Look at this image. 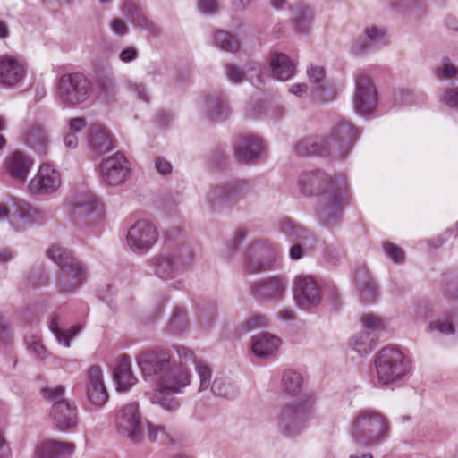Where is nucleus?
Masks as SVG:
<instances>
[{
	"mask_svg": "<svg viewBox=\"0 0 458 458\" xmlns=\"http://www.w3.org/2000/svg\"><path fill=\"white\" fill-rule=\"evenodd\" d=\"M179 363L161 351H143L137 357V363L144 377L155 380L157 389L151 396L153 403L159 404L168 411L180 406L174 396L182 392L191 383V374L184 360Z\"/></svg>",
	"mask_w": 458,
	"mask_h": 458,
	"instance_id": "1",
	"label": "nucleus"
},
{
	"mask_svg": "<svg viewBox=\"0 0 458 458\" xmlns=\"http://www.w3.org/2000/svg\"><path fill=\"white\" fill-rule=\"evenodd\" d=\"M300 191L307 196H321L318 214L327 226L335 225L344 211L347 190L335 184L333 179L321 170L302 173L299 178Z\"/></svg>",
	"mask_w": 458,
	"mask_h": 458,
	"instance_id": "2",
	"label": "nucleus"
},
{
	"mask_svg": "<svg viewBox=\"0 0 458 458\" xmlns=\"http://www.w3.org/2000/svg\"><path fill=\"white\" fill-rule=\"evenodd\" d=\"M360 132L349 122L341 120L335 123L324 138H306L294 148L298 156H330L334 158H345L351 151Z\"/></svg>",
	"mask_w": 458,
	"mask_h": 458,
	"instance_id": "3",
	"label": "nucleus"
},
{
	"mask_svg": "<svg viewBox=\"0 0 458 458\" xmlns=\"http://www.w3.org/2000/svg\"><path fill=\"white\" fill-rule=\"evenodd\" d=\"M348 431L357 444L374 445L386 437V420L376 410L361 409L352 416Z\"/></svg>",
	"mask_w": 458,
	"mask_h": 458,
	"instance_id": "4",
	"label": "nucleus"
},
{
	"mask_svg": "<svg viewBox=\"0 0 458 458\" xmlns=\"http://www.w3.org/2000/svg\"><path fill=\"white\" fill-rule=\"evenodd\" d=\"M47 254L60 267L57 280L60 292L73 293L82 285L86 280V270L70 250L59 245H53L47 250Z\"/></svg>",
	"mask_w": 458,
	"mask_h": 458,
	"instance_id": "5",
	"label": "nucleus"
},
{
	"mask_svg": "<svg viewBox=\"0 0 458 458\" xmlns=\"http://www.w3.org/2000/svg\"><path fill=\"white\" fill-rule=\"evenodd\" d=\"M375 367L378 383L386 386L404 377L411 369V363L398 349L385 347L377 354Z\"/></svg>",
	"mask_w": 458,
	"mask_h": 458,
	"instance_id": "6",
	"label": "nucleus"
},
{
	"mask_svg": "<svg viewBox=\"0 0 458 458\" xmlns=\"http://www.w3.org/2000/svg\"><path fill=\"white\" fill-rule=\"evenodd\" d=\"M92 83L82 72L63 74L57 82L56 96L60 103L76 107L85 103L92 94Z\"/></svg>",
	"mask_w": 458,
	"mask_h": 458,
	"instance_id": "7",
	"label": "nucleus"
},
{
	"mask_svg": "<svg viewBox=\"0 0 458 458\" xmlns=\"http://www.w3.org/2000/svg\"><path fill=\"white\" fill-rule=\"evenodd\" d=\"M65 387L56 386L42 389L43 397L51 402L50 416L59 430L65 431L76 427L78 411L75 403L64 397Z\"/></svg>",
	"mask_w": 458,
	"mask_h": 458,
	"instance_id": "8",
	"label": "nucleus"
},
{
	"mask_svg": "<svg viewBox=\"0 0 458 458\" xmlns=\"http://www.w3.org/2000/svg\"><path fill=\"white\" fill-rule=\"evenodd\" d=\"M314 402L306 397L299 402L284 405L277 416L278 431L285 437L295 436L302 430L313 413Z\"/></svg>",
	"mask_w": 458,
	"mask_h": 458,
	"instance_id": "9",
	"label": "nucleus"
},
{
	"mask_svg": "<svg viewBox=\"0 0 458 458\" xmlns=\"http://www.w3.org/2000/svg\"><path fill=\"white\" fill-rule=\"evenodd\" d=\"M194 255L187 248H180L161 253L152 259L155 274L165 280L174 277L178 272L188 269L193 264Z\"/></svg>",
	"mask_w": 458,
	"mask_h": 458,
	"instance_id": "10",
	"label": "nucleus"
},
{
	"mask_svg": "<svg viewBox=\"0 0 458 458\" xmlns=\"http://www.w3.org/2000/svg\"><path fill=\"white\" fill-rule=\"evenodd\" d=\"M116 428L120 434L137 444L142 440L143 424L137 403L123 406L116 416Z\"/></svg>",
	"mask_w": 458,
	"mask_h": 458,
	"instance_id": "11",
	"label": "nucleus"
},
{
	"mask_svg": "<svg viewBox=\"0 0 458 458\" xmlns=\"http://www.w3.org/2000/svg\"><path fill=\"white\" fill-rule=\"evenodd\" d=\"M158 238L157 230L148 220H139L127 233L126 242L134 252L145 253L152 248Z\"/></svg>",
	"mask_w": 458,
	"mask_h": 458,
	"instance_id": "12",
	"label": "nucleus"
},
{
	"mask_svg": "<svg viewBox=\"0 0 458 458\" xmlns=\"http://www.w3.org/2000/svg\"><path fill=\"white\" fill-rule=\"evenodd\" d=\"M62 184L60 173L48 163L42 164L30 180L28 189L31 195L47 196L56 192Z\"/></svg>",
	"mask_w": 458,
	"mask_h": 458,
	"instance_id": "13",
	"label": "nucleus"
},
{
	"mask_svg": "<svg viewBox=\"0 0 458 458\" xmlns=\"http://www.w3.org/2000/svg\"><path fill=\"white\" fill-rule=\"evenodd\" d=\"M130 173V163L120 152H116L102 160L100 171L101 181L107 185L117 186L124 183Z\"/></svg>",
	"mask_w": 458,
	"mask_h": 458,
	"instance_id": "14",
	"label": "nucleus"
},
{
	"mask_svg": "<svg viewBox=\"0 0 458 458\" xmlns=\"http://www.w3.org/2000/svg\"><path fill=\"white\" fill-rule=\"evenodd\" d=\"M252 191V187L246 181L235 180L212 189L208 194V201L215 204H233L246 198Z\"/></svg>",
	"mask_w": 458,
	"mask_h": 458,
	"instance_id": "15",
	"label": "nucleus"
},
{
	"mask_svg": "<svg viewBox=\"0 0 458 458\" xmlns=\"http://www.w3.org/2000/svg\"><path fill=\"white\" fill-rule=\"evenodd\" d=\"M356 93L354 96V109L361 114H370L376 106L377 91L369 77L363 72L355 75Z\"/></svg>",
	"mask_w": 458,
	"mask_h": 458,
	"instance_id": "16",
	"label": "nucleus"
},
{
	"mask_svg": "<svg viewBox=\"0 0 458 458\" xmlns=\"http://www.w3.org/2000/svg\"><path fill=\"white\" fill-rule=\"evenodd\" d=\"M294 299L298 306L309 309L320 303V288L311 276H299L295 279Z\"/></svg>",
	"mask_w": 458,
	"mask_h": 458,
	"instance_id": "17",
	"label": "nucleus"
},
{
	"mask_svg": "<svg viewBox=\"0 0 458 458\" xmlns=\"http://www.w3.org/2000/svg\"><path fill=\"white\" fill-rule=\"evenodd\" d=\"M275 259L271 250L259 242L249 247L245 255V269L250 273H259L270 269Z\"/></svg>",
	"mask_w": 458,
	"mask_h": 458,
	"instance_id": "18",
	"label": "nucleus"
},
{
	"mask_svg": "<svg viewBox=\"0 0 458 458\" xmlns=\"http://www.w3.org/2000/svg\"><path fill=\"white\" fill-rule=\"evenodd\" d=\"M361 323L367 332L354 338V348L360 355H367L374 349L373 339L369 338V332H381L386 328V324L384 319L372 313L364 315Z\"/></svg>",
	"mask_w": 458,
	"mask_h": 458,
	"instance_id": "19",
	"label": "nucleus"
},
{
	"mask_svg": "<svg viewBox=\"0 0 458 458\" xmlns=\"http://www.w3.org/2000/svg\"><path fill=\"white\" fill-rule=\"evenodd\" d=\"M287 282L281 276H272L254 282L250 286L251 293L260 300L280 299L285 290Z\"/></svg>",
	"mask_w": 458,
	"mask_h": 458,
	"instance_id": "20",
	"label": "nucleus"
},
{
	"mask_svg": "<svg viewBox=\"0 0 458 458\" xmlns=\"http://www.w3.org/2000/svg\"><path fill=\"white\" fill-rule=\"evenodd\" d=\"M87 397L89 401L96 406L104 405L107 399L108 394L104 385L103 373L100 367L93 365L88 371Z\"/></svg>",
	"mask_w": 458,
	"mask_h": 458,
	"instance_id": "21",
	"label": "nucleus"
},
{
	"mask_svg": "<svg viewBox=\"0 0 458 458\" xmlns=\"http://www.w3.org/2000/svg\"><path fill=\"white\" fill-rule=\"evenodd\" d=\"M264 150L263 140L257 136L242 137L234 148L238 162L250 164L259 159Z\"/></svg>",
	"mask_w": 458,
	"mask_h": 458,
	"instance_id": "22",
	"label": "nucleus"
},
{
	"mask_svg": "<svg viewBox=\"0 0 458 458\" xmlns=\"http://www.w3.org/2000/svg\"><path fill=\"white\" fill-rule=\"evenodd\" d=\"M25 72L24 64L18 59L7 55L0 56V84L14 86L23 79Z\"/></svg>",
	"mask_w": 458,
	"mask_h": 458,
	"instance_id": "23",
	"label": "nucleus"
},
{
	"mask_svg": "<svg viewBox=\"0 0 458 458\" xmlns=\"http://www.w3.org/2000/svg\"><path fill=\"white\" fill-rule=\"evenodd\" d=\"M5 171L15 181L24 182L33 165V159L21 151L16 150L5 160Z\"/></svg>",
	"mask_w": 458,
	"mask_h": 458,
	"instance_id": "24",
	"label": "nucleus"
},
{
	"mask_svg": "<svg viewBox=\"0 0 458 458\" xmlns=\"http://www.w3.org/2000/svg\"><path fill=\"white\" fill-rule=\"evenodd\" d=\"M88 142L91 151L102 155L114 148L112 136L106 128L100 124H92L88 132Z\"/></svg>",
	"mask_w": 458,
	"mask_h": 458,
	"instance_id": "25",
	"label": "nucleus"
},
{
	"mask_svg": "<svg viewBox=\"0 0 458 458\" xmlns=\"http://www.w3.org/2000/svg\"><path fill=\"white\" fill-rule=\"evenodd\" d=\"M113 379L118 391H127L137 383V378L131 372V360L128 356L123 355L119 359L113 373Z\"/></svg>",
	"mask_w": 458,
	"mask_h": 458,
	"instance_id": "26",
	"label": "nucleus"
},
{
	"mask_svg": "<svg viewBox=\"0 0 458 458\" xmlns=\"http://www.w3.org/2000/svg\"><path fill=\"white\" fill-rule=\"evenodd\" d=\"M176 352L180 359L184 360L185 362H193L195 364L196 371L199 377V390H206L210 386L211 381V369L207 363L202 360H196L193 352L187 347L178 346Z\"/></svg>",
	"mask_w": 458,
	"mask_h": 458,
	"instance_id": "27",
	"label": "nucleus"
},
{
	"mask_svg": "<svg viewBox=\"0 0 458 458\" xmlns=\"http://www.w3.org/2000/svg\"><path fill=\"white\" fill-rule=\"evenodd\" d=\"M75 445L69 442L47 440L37 449V458H62L73 454Z\"/></svg>",
	"mask_w": 458,
	"mask_h": 458,
	"instance_id": "28",
	"label": "nucleus"
},
{
	"mask_svg": "<svg viewBox=\"0 0 458 458\" xmlns=\"http://www.w3.org/2000/svg\"><path fill=\"white\" fill-rule=\"evenodd\" d=\"M280 339L268 333H261L252 337L251 350L260 358L273 355L280 345Z\"/></svg>",
	"mask_w": 458,
	"mask_h": 458,
	"instance_id": "29",
	"label": "nucleus"
},
{
	"mask_svg": "<svg viewBox=\"0 0 458 458\" xmlns=\"http://www.w3.org/2000/svg\"><path fill=\"white\" fill-rule=\"evenodd\" d=\"M270 64L274 77L280 81H288L295 73V64L288 55L284 53L275 54L271 56Z\"/></svg>",
	"mask_w": 458,
	"mask_h": 458,
	"instance_id": "30",
	"label": "nucleus"
},
{
	"mask_svg": "<svg viewBox=\"0 0 458 458\" xmlns=\"http://www.w3.org/2000/svg\"><path fill=\"white\" fill-rule=\"evenodd\" d=\"M123 13L130 18L132 23L141 29L156 31L157 29L154 23L142 13L141 9L132 0H123L122 5Z\"/></svg>",
	"mask_w": 458,
	"mask_h": 458,
	"instance_id": "31",
	"label": "nucleus"
},
{
	"mask_svg": "<svg viewBox=\"0 0 458 458\" xmlns=\"http://www.w3.org/2000/svg\"><path fill=\"white\" fill-rule=\"evenodd\" d=\"M26 142L38 154H47L49 139L45 129L38 126L31 127L27 132Z\"/></svg>",
	"mask_w": 458,
	"mask_h": 458,
	"instance_id": "32",
	"label": "nucleus"
},
{
	"mask_svg": "<svg viewBox=\"0 0 458 458\" xmlns=\"http://www.w3.org/2000/svg\"><path fill=\"white\" fill-rule=\"evenodd\" d=\"M17 216L22 222L23 225H31L34 223H41L45 219V215L42 211L31 207L25 202H17Z\"/></svg>",
	"mask_w": 458,
	"mask_h": 458,
	"instance_id": "33",
	"label": "nucleus"
},
{
	"mask_svg": "<svg viewBox=\"0 0 458 458\" xmlns=\"http://www.w3.org/2000/svg\"><path fill=\"white\" fill-rule=\"evenodd\" d=\"M280 230L291 242H304L309 238L307 232L301 226L289 219L281 221Z\"/></svg>",
	"mask_w": 458,
	"mask_h": 458,
	"instance_id": "34",
	"label": "nucleus"
},
{
	"mask_svg": "<svg viewBox=\"0 0 458 458\" xmlns=\"http://www.w3.org/2000/svg\"><path fill=\"white\" fill-rule=\"evenodd\" d=\"M207 108L209 112V118L214 121L226 119L229 114L227 103L221 96H215L207 100Z\"/></svg>",
	"mask_w": 458,
	"mask_h": 458,
	"instance_id": "35",
	"label": "nucleus"
},
{
	"mask_svg": "<svg viewBox=\"0 0 458 458\" xmlns=\"http://www.w3.org/2000/svg\"><path fill=\"white\" fill-rule=\"evenodd\" d=\"M49 328L56 337L59 344H62L65 347H70V340L81 330L79 326H72L68 331L63 330L59 327V318L57 317L51 318L49 322Z\"/></svg>",
	"mask_w": 458,
	"mask_h": 458,
	"instance_id": "36",
	"label": "nucleus"
},
{
	"mask_svg": "<svg viewBox=\"0 0 458 458\" xmlns=\"http://www.w3.org/2000/svg\"><path fill=\"white\" fill-rule=\"evenodd\" d=\"M282 383L285 392L289 394L295 395L301 389L302 377L299 373L293 370H286L283 374Z\"/></svg>",
	"mask_w": 458,
	"mask_h": 458,
	"instance_id": "37",
	"label": "nucleus"
},
{
	"mask_svg": "<svg viewBox=\"0 0 458 458\" xmlns=\"http://www.w3.org/2000/svg\"><path fill=\"white\" fill-rule=\"evenodd\" d=\"M295 29L300 32H307L310 27L312 15L306 6H298L293 17Z\"/></svg>",
	"mask_w": 458,
	"mask_h": 458,
	"instance_id": "38",
	"label": "nucleus"
},
{
	"mask_svg": "<svg viewBox=\"0 0 458 458\" xmlns=\"http://www.w3.org/2000/svg\"><path fill=\"white\" fill-rule=\"evenodd\" d=\"M214 42L216 46L227 52L233 53L239 49L238 40L225 30H219L215 34Z\"/></svg>",
	"mask_w": 458,
	"mask_h": 458,
	"instance_id": "39",
	"label": "nucleus"
},
{
	"mask_svg": "<svg viewBox=\"0 0 458 458\" xmlns=\"http://www.w3.org/2000/svg\"><path fill=\"white\" fill-rule=\"evenodd\" d=\"M188 321L186 318V312L182 308H175L173 310L168 328L173 334H180L183 332L187 327Z\"/></svg>",
	"mask_w": 458,
	"mask_h": 458,
	"instance_id": "40",
	"label": "nucleus"
},
{
	"mask_svg": "<svg viewBox=\"0 0 458 458\" xmlns=\"http://www.w3.org/2000/svg\"><path fill=\"white\" fill-rule=\"evenodd\" d=\"M212 391L216 395L225 398H233L237 394L235 386L224 378L215 379L212 385Z\"/></svg>",
	"mask_w": 458,
	"mask_h": 458,
	"instance_id": "41",
	"label": "nucleus"
},
{
	"mask_svg": "<svg viewBox=\"0 0 458 458\" xmlns=\"http://www.w3.org/2000/svg\"><path fill=\"white\" fill-rule=\"evenodd\" d=\"M96 83L99 89L100 94L106 96L114 95L115 92V83L114 78L105 72H100L96 77Z\"/></svg>",
	"mask_w": 458,
	"mask_h": 458,
	"instance_id": "42",
	"label": "nucleus"
},
{
	"mask_svg": "<svg viewBox=\"0 0 458 458\" xmlns=\"http://www.w3.org/2000/svg\"><path fill=\"white\" fill-rule=\"evenodd\" d=\"M74 205L82 214H89L97 208L98 199L91 193H85L78 198Z\"/></svg>",
	"mask_w": 458,
	"mask_h": 458,
	"instance_id": "43",
	"label": "nucleus"
},
{
	"mask_svg": "<svg viewBox=\"0 0 458 458\" xmlns=\"http://www.w3.org/2000/svg\"><path fill=\"white\" fill-rule=\"evenodd\" d=\"M307 76L309 80L317 85V90H324L323 81L326 76L325 70L322 66L311 65L307 69Z\"/></svg>",
	"mask_w": 458,
	"mask_h": 458,
	"instance_id": "44",
	"label": "nucleus"
},
{
	"mask_svg": "<svg viewBox=\"0 0 458 458\" xmlns=\"http://www.w3.org/2000/svg\"><path fill=\"white\" fill-rule=\"evenodd\" d=\"M435 74L439 80L457 79L458 69L449 60H445L440 67L435 70Z\"/></svg>",
	"mask_w": 458,
	"mask_h": 458,
	"instance_id": "45",
	"label": "nucleus"
},
{
	"mask_svg": "<svg viewBox=\"0 0 458 458\" xmlns=\"http://www.w3.org/2000/svg\"><path fill=\"white\" fill-rule=\"evenodd\" d=\"M26 343L28 350L33 353L37 359L44 360L47 357V351L38 338L33 336L30 340L26 339Z\"/></svg>",
	"mask_w": 458,
	"mask_h": 458,
	"instance_id": "46",
	"label": "nucleus"
},
{
	"mask_svg": "<svg viewBox=\"0 0 458 458\" xmlns=\"http://www.w3.org/2000/svg\"><path fill=\"white\" fill-rule=\"evenodd\" d=\"M148 426V437L150 441H160L161 443H166L169 441V436L165 431V428L161 426H155L149 422H147Z\"/></svg>",
	"mask_w": 458,
	"mask_h": 458,
	"instance_id": "47",
	"label": "nucleus"
},
{
	"mask_svg": "<svg viewBox=\"0 0 458 458\" xmlns=\"http://www.w3.org/2000/svg\"><path fill=\"white\" fill-rule=\"evenodd\" d=\"M377 296V288L374 282L368 281L360 292V301L364 303L373 302Z\"/></svg>",
	"mask_w": 458,
	"mask_h": 458,
	"instance_id": "48",
	"label": "nucleus"
},
{
	"mask_svg": "<svg viewBox=\"0 0 458 458\" xmlns=\"http://www.w3.org/2000/svg\"><path fill=\"white\" fill-rule=\"evenodd\" d=\"M366 37L373 44H386L385 39L386 31L384 29H380L375 26H370L365 30Z\"/></svg>",
	"mask_w": 458,
	"mask_h": 458,
	"instance_id": "49",
	"label": "nucleus"
},
{
	"mask_svg": "<svg viewBox=\"0 0 458 458\" xmlns=\"http://www.w3.org/2000/svg\"><path fill=\"white\" fill-rule=\"evenodd\" d=\"M226 77L233 83H241L245 79V72L238 66L229 64L226 65Z\"/></svg>",
	"mask_w": 458,
	"mask_h": 458,
	"instance_id": "50",
	"label": "nucleus"
},
{
	"mask_svg": "<svg viewBox=\"0 0 458 458\" xmlns=\"http://www.w3.org/2000/svg\"><path fill=\"white\" fill-rule=\"evenodd\" d=\"M386 254L394 262L399 263L403 260V253L400 248L391 242H386L384 246Z\"/></svg>",
	"mask_w": 458,
	"mask_h": 458,
	"instance_id": "51",
	"label": "nucleus"
},
{
	"mask_svg": "<svg viewBox=\"0 0 458 458\" xmlns=\"http://www.w3.org/2000/svg\"><path fill=\"white\" fill-rule=\"evenodd\" d=\"M198 7L206 14H214L218 12L219 4L217 0H199Z\"/></svg>",
	"mask_w": 458,
	"mask_h": 458,
	"instance_id": "52",
	"label": "nucleus"
},
{
	"mask_svg": "<svg viewBox=\"0 0 458 458\" xmlns=\"http://www.w3.org/2000/svg\"><path fill=\"white\" fill-rule=\"evenodd\" d=\"M266 325V318L262 315H253L248 320H246L243 324V328L245 331H250L260 327Z\"/></svg>",
	"mask_w": 458,
	"mask_h": 458,
	"instance_id": "53",
	"label": "nucleus"
},
{
	"mask_svg": "<svg viewBox=\"0 0 458 458\" xmlns=\"http://www.w3.org/2000/svg\"><path fill=\"white\" fill-rule=\"evenodd\" d=\"M443 100L450 107L458 108V87L447 89L444 93Z\"/></svg>",
	"mask_w": 458,
	"mask_h": 458,
	"instance_id": "54",
	"label": "nucleus"
},
{
	"mask_svg": "<svg viewBox=\"0 0 458 458\" xmlns=\"http://www.w3.org/2000/svg\"><path fill=\"white\" fill-rule=\"evenodd\" d=\"M429 327L431 329H436L439 333L444 335H449L454 333V327L450 323V321H442V320H436L429 324Z\"/></svg>",
	"mask_w": 458,
	"mask_h": 458,
	"instance_id": "55",
	"label": "nucleus"
},
{
	"mask_svg": "<svg viewBox=\"0 0 458 458\" xmlns=\"http://www.w3.org/2000/svg\"><path fill=\"white\" fill-rule=\"evenodd\" d=\"M67 124L69 131L76 134L86 127L87 121L83 117H75L69 119Z\"/></svg>",
	"mask_w": 458,
	"mask_h": 458,
	"instance_id": "56",
	"label": "nucleus"
},
{
	"mask_svg": "<svg viewBox=\"0 0 458 458\" xmlns=\"http://www.w3.org/2000/svg\"><path fill=\"white\" fill-rule=\"evenodd\" d=\"M246 237V231L244 229H239L235 232V234L233 240L228 243L227 249L230 253H233V250H237L239 245L242 242V241Z\"/></svg>",
	"mask_w": 458,
	"mask_h": 458,
	"instance_id": "57",
	"label": "nucleus"
},
{
	"mask_svg": "<svg viewBox=\"0 0 458 458\" xmlns=\"http://www.w3.org/2000/svg\"><path fill=\"white\" fill-rule=\"evenodd\" d=\"M139 55L138 49L134 47H128L124 48L119 55V59L123 63H131L137 59Z\"/></svg>",
	"mask_w": 458,
	"mask_h": 458,
	"instance_id": "58",
	"label": "nucleus"
},
{
	"mask_svg": "<svg viewBox=\"0 0 458 458\" xmlns=\"http://www.w3.org/2000/svg\"><path fill=\"white\" fill-rule=\"evenodd\" d=\"M155 166L157 171L163 175L169 174L172 172V165L164 157H157Z\"/></svg>",
	"mask_w": 458,
	"mask_h": 458,
	"instance_id": "59",
	"label": "nucleus"
},
{
	"mask_svg": "<svg viewBox=\"0 0 458 458\" xmlns=\"http://www.w3.org/2000/svg\"><path fill=\"white\" fill-rule=\"evenodd\" d=\"M111 28L113 32L118 36H124L128 32V27L126 24L118 18H115L112 21Z\"/></svg>",
	"mask_w": 458,
	"mask_h": 458,
	"instance_id": "60",
	"label": "nucleus"
},
{
	"mask_svg": "<svg viewBox=\"0 0 458 458\" xmlns=\"http://www.w3.org/2000/svg\"><path fill=\"white\" fill-rule=\"evenodd\" d=\"M131 89L134 91L138 98L143 101H148L146 87L143 84L134 83L131 86Z\"/></svg>",
	"mask_w": 458,
	"mask_h": 458,
	"instance_id": "61",
	"label": "nucleus"
},
{
	"mask_svg": "<svg viewBox=\"0 0 458 458\" xmlns=\"http://www.w3.org/2000/svg\"><path fill=\"white\" fill-rule=\"evenodd\" d=\"M293 245L290 249V257L292 259H300L303 256V249L301 244L303 242H293Z\"/></svg>",
	"mask_w": 458,
	"mask_h": 458,
	"instance_id": "62",
	"label": "nucleus"
},
{
	"mask_svg": "<svg viewBox=\"0 0 458 458\" xmlns=\"http://www.w3.org/2000/svg\"><path fill=\"white\" fill-rule=\"evenodd\" d=\"M64 143L66 148H75L78 145V138L75 133L68 132L64 138Z\"/></svg>",
	"mask_w": 458,
	"mask_h": 458,
	"instance_id": "63",
	"label": "nucleus"
},
{
	"mask_svg": "<svg viewBox=\"0 0 458 458\" xmlns=\"http://www.w3.org/2000/svg\"><path fill=\"white\" fill-rule=\"evenodd\" d=\"M308 89L305 83H295L290 88V92L297 97L302 96Z\"/></svg>",
	"mask_w": 458,
	"mask_h": 458,
	"instance_id": "64",
	"label": "nucleus"
}]
</instances>
